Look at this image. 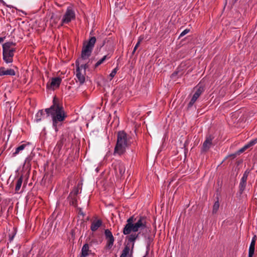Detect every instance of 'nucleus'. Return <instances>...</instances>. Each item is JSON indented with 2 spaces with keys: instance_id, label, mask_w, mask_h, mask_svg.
I'll use <instances>...</instances> for the list:
<instances>
[{
  "instance_id": "21",
  "label": "nucleus",
  "mask_w": 257,
  "mask_h": 257,
  "mask_svg": "<svg viewBox=\"0 0 257 257\" xmlns=\"http://www.w3.org/2000/svg\"><path fill=\"white\" fill-rule=\"evenodd\" d=\"M139 233H136V232H134L131 234L130 235L127 236L128 240L130 242H135V240L138 238Z\"/></svg>"
},
{
  "instance_id": "2",
  "label": "nucleus",
  "mask_w": 257,
  "mask_h": 257,
  "mask_svg": "<svg viewBox=\"0 0 257 257\" xmlns=\"http://www.w3.org/2000/svg\"><path fill=\"white\" fill-rule=\"evenodd\" d=\"M126 222L123 229L124 235H128L132 231L137 232L139 230L147 228L146 217L145 216H139L137 220L134 216H132L127 219Z\"/></svg>"
},
{
  "instance_id": "31",
  "label": "nucleus",
  "mask_w": 257,
  "mask_h": 257,
  "mask_svg": "<svg viewBox=\"0 0 257 257\" xmlns=\"http://www.w3.org/2000/svg\"><path fill=\"white\" fill-rule=\"evenodd\" d=\"M256 143H257V138H256V139H255L254 140H252L250 141L248 143V144H249V146L250 147L253 146V145H254Z\"/></svg>"
},
{
  "instance_id": "20",
  "label": "nucleus",
  "mask_w": 257,
  "mask_h": 257,
  "mask_svg": "<svg viewBox=\"0 0 257 257\" xmlns=\"http://www.w3.org/2000/svg\"><path fill=\"white\" fill-rule=\"evenodd\" d=\"M45 115V112L43 110H39L36 114L35 120L37 122L41 121Z\"/></svg>"
},
{
  "instance_id": "36",
  "label": "nucleus",
  "mask_w": 257,
  "mask_h": 257,
  "mask_svg": "<svg viewBox=\"0 0 257 257\" xmlns=\"http://www.w3.org/2000/svg\"><path fill=\"white\" fill-rule=\"evenodd\" d=\"M71 204L74 206L76 205V200L75 199H73L72 201L71 202Z\"/></svg>"
},
{
  "instance_id": "18",
  "label": "nucleus",
  "mask_w": 257,
  "mask_h": 257,
  "mask_svg": "<svg viewBox=\"0 0 257 257\" xmlns=\"http://www.w3.org/2000/svg\"><path fill=\"white\" fill-rule=\"evenodd\" d=\"M23 180V177L21 175L20 177H19L16 181V184L15 187V192L16 193H19V191L21 187L22 184Z\"/></svg>"
},
{
  "instance_id": "14",
  "label": "nucleus",
  "mask_w": 257,
  "mask_h": 257,
  "mask_svg": "<svg viewBox=\"0 0 257 257\" xmlns=\"http://www.w3.org/2000/svg\"><path fill=\"white\" fill-rule=\"evenodd\" d=\"M102 224L101 219L94 220L91 223L90 229L92 231H95L102 225Z\"/></svg>"
},
{
  "instance_id": "33",
  "label": "nucleus",
  "mask_w": 257,
  "mask_h": 257,
  "mask_svg": "<svg viewBox=\"0 0 257 257\" xmlns=\"http://www.w3.org/2000/svg\"><path fill=\"white\" fill-rule=\"evenodd\" d=\"M190 31V30L189 29H186L185 30H184L180 35L179 36V38L184 36V35H185L186 34H187V33H188V32Z\"/></svg>"
},
{
  "instance_id": "10",
  "label": "nucleus",
  "mask_w": 257,
  "mask_h": 257,
  "mask_svg": "<svg viewBox=\"0 0 257 257\" xmlns=\"http://www.w3.org/2000/svg\"><path fill=\"white\" fill-rule=\"evenodd\" d=\"M62 79L60 77H53L51 79V82H48L47 88L54 89L55 88H58L60 85Z\"/></svg>"
},
{
  "instance_id": "23",
  "label": "nucleus",
  "mask_w": 257,
  "mask_h": 257,
  "mask_svg": "<svg viewBox=\"0 0 257 257\" xmlns=\"http://www.w3.org/2000/svg\"><path fill=\"white\" fill-rule=\"evenodd\" d=\"M145 237L147 239V250L149 251L150 245H151V243L153 242V239L150 235H148V236L145 235Z\"/></svg>"
},
{
  "instance_id": "35",
  "label": "nucleus",
  "mask_w": 257,
  "mask_h": 257,
  "mask_svg": "<svg viewBox=\"0 0 257 257\" xmlns=\"http://www.w3.org/2000/svg\"><path fill=\"white\" fill-rule=\"evenodd\" d=\"M193 105V97L190 99V101L188 104V108H191Z\"/></svg>"
},
{
  "instance_id": "5",
  "label": "nucleus",
  "mask_w": 257,
  "mask_h": 257,
  "mask_svg": "<svg viewBox=\"0 0 257 257\" xmlns=\"http://www.w3.org/2000/svg\"><path fill=\"white\" fill-rule=\"evenodd\" d=\"M15 43L6 42L3 45V59L7 64L12 63L16 48Z\"/></svg>"
},
{
  "instance_id": "28",
  "label": "nucleus",
  "mask_w": 257,
  "mask_h": 257,
  "mask_svg": "<svg viewBox=\"0 0 257 257\" xmlns=\"http://www.w3.org/2000/svg\"><path fill=\"white\" fill-rule=\"evenodd\" d=\"M142 41V39H139L138 40V41L137 42V43L136 44V46H135L134 48V50L132 52V54L134 55L136 52V51L137 50V48L139 47V46H140V44H141V42Z\"/></svg>"
},
{
  "instance_id": "11",
  "label": "nucleus",
  "mask_w": 257,
  "mask_h": 257,
  "mask_svg": "<svg viewBox=\"0 0 257 257\" xmlns=\"http://www.w3.org/2000/svg\"><path fill=\"white\" fill-rule=\"evenodd\" d=\"M194 90H195V92L194 94V102L204 91V86L202 83H199L195 88Z\"/></svg>"
},
{
  "instance_id": "8",
  "label": "nucleus",
  "mask_w": 257,
  "mask_h": 257,
  "mask_svg": "<svg viewBox=\"0 0 257 257\" xmlns=\"http://www.w3.org/2000/svg\"><path fill=\"white\" fill-rule=\"evenodd\" d=\"M114 169L116 175L121 178L125 172V167L122 163L118 162L114 164Z\"/></svg>"
},
{
  "instance_id": "15",
  "label": "nucleus",
  "mask_w": 257,
  "mask_h": 257,
  "mask_svg": "<svg viewBox=\"0 0 257 257\" xmlns=\"http://www.w3.org/2000/svg\"><path fill=\"white\" fill-rule=\"evenodd\" d=\"M212 139L213 137L211 136H209L206 138V139L204 141L203 145V148L204 151H206L210 148L212 145Z\"/></svg>"
},
{
  "instance_id": "30",
  "label": "nucleus",
  "mask_w": 257,
  "mask_h": 257,
  "mask_svg": "<svg viewBox=\"0 0 257 257\" xmlns=\"http://www.w3.org/2000/svg\"><path fill=\"white\" fill-rule=\"evenodd\" d=\"M256 143H257V138H256V139H255L254 140H252L250 141L248 143V144H249V146L250 147L253 146V145H254Z\"/></svg>"
},
{
  "instance_id": "38",
  "label": "nucleus",
  "mask_w": 257,
  "mask_h": 257,
  "mask_svg": "<svg viewBox=\"0 0 257 257\" xmlns=\"http://www.w3.org/2000/svg\"><path fill=\"white\" fill-rule=\"evenodd\" d=\"M148 254H149V251L147 250L146 254L143 257H147V256L148 255Z\"/></svg>"
},
{
  "instance_id": "27",
  "label": "nucleus",
  "mask_w": 257,
  "mask_h": 257,
  "mask_svg": "<svg viewBox=\"0 0 257 257\" xmlns=\"http://www.w3.org/2000/svg\"><path fill=\"white\" fill-rule=\"evenodd\" d=\"M118 67H116L114 69L112 70L110 74H109V77H110V80H111L113 77L115 75L116 73H117V71H118Z\"/></svg>"
},
{
  "instance_id": "24",
  "label": "nucleus",
  "mask_w": 257,
  "mask_h": 257,
  "mask_svg": "<svg viewBox=\"0 0 257 257\" xmlns=\"http://www.w3.org/2000/svg\"><path fill=\"white\" fill-rule=\"evenodd\" d=\"M219 207V203L218 200L216 201L213 206V210H212V213L213 214L216 213L217 211H218Z\"/></svg>"
},
{
  "instance_id": "3",
  "label": "nucleus",
  "mask_w": 257,
  "mask_h": 257,
  "mask_svg": "<svg viewBox=\"0 0 257 257\" xmlns=\"http://www.w3.org/2000/svg\"><path fill=\"white\" fill-rule=\"evenodd\" d=\"M96 41V39L95 37H91L88 41L84 43L81 58L78 60H81V61H79L80 68H81V69L85 70V71L87 69H89L92 60L89 59L87 63H84L82 61L87 59L91 55Z\"/></svg>"
},
{
  "instance_id": "1",
  "label": "nucleus",
  "mask_w": 257,
  "mask_h": 257,
  "mask_svg": "<svg viewBox=\"0 0 257 257\" xmlns=\"http://www.w3.org/2000/svg\"><path fill=\"white\" fill-rule=\"evenodd\" d=\"M53 102V104L50 108L45 109V111L47 117H49L50 115L52 116L53 126L55 131L57 132L58 123L65 119L66 115L63 107L56 101L55 97L54 98Z\"/></svg>"
},
{
  "instance_id": "9",
  "label": "nucleus",
  "mask_w": 257,
  "mask_h": 257,
  "mask_svg": "<svg viewBox=\"0 0 257 257\" xmlns=\"http://www.w3.org/2000/svg\"><path fill=\"white\" fill-rule=\"evenodd\" d=\"M104 234L107 240L106 246L110 248L113 244L114 241V237L111 232L108 229L105 230Z\"/></svg>"
},
{
  "instance_id": "7",
  "label": "nucleus",
  "mask_w": 257,
  "mask_h": 257,
  "mask_svg": "<svg viewBox=\"0 0 257 257\" xmlns=\"http://www.w3.org/2000/svg\"><path fill=\"white\" fill-rule=\"evenodd\" d=\"M75 18L74 11L70 7L67 9V10L62 20V25L63 24H68Z\"/></svg>"
},
{
  "instance_id": "37",
  "label": "nucleus",
  "mask_w": 257,
  "mask_h": 257,
  "mask_svg": "<svg viewBox=\"0 0 257 257\" xmlns=\"http://www.w3.org/2000/svg\"><path fill=\"white\" fill-rule=\"evenodd\" d=\"M5 37H0V43L4 42Z\"/></svg>"
},
{
  "instance_id": "25",
  "label": "nucleus",
  "mask_w": 257,
  "mask_h": 257,
  "mask_svg": "<svg viewBox=\"0 0 257 257\" xmlns=\"http://www.w3.org/2000/svg\"><path fill=\"white\" fill-rule=\"evenodd\" d=\"M246 183H245L240 182L239 185V192L240 194H241L243 193V191L244 190L246 186Z\"/></svg>"
},
{
  "instance_id": "12",
  "label": "nucleus",
  "mask_w": 257,
  "mask_h": 257,
  "mask_svg": "<svg viewBox=\"0 0 257 257\" xmlns=\"http://www.w3.org/2000/svg\"><path fill=\"white\" fill-rule=\"evenodd\" d=\"M16 72L15 70L11 68H6L4 67H0V76L4 75L15 76Z\"/></svg>"
},
{
  "instance_id": "39",
  "label": "nucleus",
  "mask_w": 257,
  "mask_h": 257,
  "mask_svg": "<svg viewBox=\"0 0 257 257\" xmlns=\"http://www.w3.org/2000/svg\"><path fill=\"white\" fill-rule=\"evenodd\" d=\"M0 2H1L2 3H3L4 5H5V4H6L5 2L3 0H0Z\"/></svg>"
},
{
  "instance_id": "19",
  "label": "nucleus",
  "mask_w": 257,
  "mask_h": 257,
  "mask_svg": "<svg viewBox=\"0 0 257 257\" xmlns=\"http://www.w3.org/2000/svg\"><path fill=\"white\" fill-rule=\"evenodd\" d=\"M110 57L108 55L104 56L101 59H100L95 64V65H94V69H96L100 65L103 63L106 60L109 59Z\"/></svg>"
},
{
  "instance_id": "22",
  "label": "nucleus",
  "mask_w": 257,
  "mask_h": 257,
  "mask_svg": "<svg viewBox=\"0 0 257 257\" xmlns=\"http://www.w3.org/2000/svg\"><path fill=\"white\" fill-rule=\"evenodd\" d=\"M130 250V247L128 246H125L124 249H123L122 253L120 256V257H128L127 255L128 254L129 251Z\"/></svg>"
},
{
  "instance_id": "32",
  "label": "nucleus",
  "mask_w": 257,
  "mask_h": 257,
  "mask_svg": "<svg viewBox=\"0 0 257 257\" xmlns=\"http://www.w3.org/2000/svg\"><path fill=\"white\" fill-rule=\"evenodd\" d=\"M256 143H257V138H256V139H255L254 140H252L250 141L248 143V144H249V146L250 147L253 146V145H254Z\"/></svg>"
},
{
  "instance_id": "6",
  "label": "nucleus",
  "mask_w": 257,
  "mask_h": 257,
  "mask_svg": "<svg viewBox=\"0 0 257 257\" xmlns=\"http://www.w3.org/2000/svg\"><path fill=\"white\" fill-rule=\"evenodd\" d=\"M81 60H77L76 61V76L77 79V81L80 82V84H82L85 80V75L86 74V71L85 70L81 69L79 67V61Z\"/></svg>"
},
{
  "instance_id": "26",
  "label": "nucleus",
  "mask_w": 257,
  "mask_h": 257,
  "mask_svg": "<svg viewBox=\"0 0 257 257\" xmlns=\"http://www.w3.org/2000/svg\"><path fill=\"white\" fill-rule=\"evenodd\" d=\"M248 174V172L247 171H246L243 174V176L241 179V180H240L241 182L246 183Z\"/></svg>"
},
{
  "instance_id": "13",
  "label": "nucleus",
  "mask_w": 257,
  "mask_h": 257,
  "mask_svg": "<svg viewBox=\"0 0 257 257\" xmlns=\"http://www.w3.org/2000/svg\"><path fill=\"white\" fill-rule=\"evenodd\" d=\"M29 144V143H27L22 144L19 145L18 147L16 148L15 151L12 153V156L13 157H16L17 155L21 153L22 151L24 150L25 149L28 147Z\"/></svg>"
},
{
  "instance_id": "17",
  "label": "nucleus",
  "mask_w": 257,
  "mask_h": 257,
  "mask_svg": "<svg viewBox=\"0 0 257 257\" xmlns=\"http://www.w3.org/2000/svg\"><path fill=\"white\" fill-rule=\"evenodd\" d=\"M91 251L89 249V245L85 243L83 245L81 249V253L80 257H87Z\"/></svg>"
},
{
  "instance_id": "34",
  "label": "nucleus",
  "mask_w": 257,
  "mask_h": 257,
  "mask_svg": "<svg viewBox=\"0 0 257 257\" xmlns=\"http://www.w3.org/2000/svg\"><path fill=\"white\" fill-rule=\"evenodd\" d=\"M180 72L179 71H176V72H175L173 73H172L171 75V76L172 79H175L176 78V76L178 75V74Z\"/></svg>"
},
{
  "instance_id": "29",
  "label": "nucleus",
  "mask_w": 257,
  "mask_h": 257,
  "mask_svg": "<svg viewBox=\"0 0 257 257\" xmlns=\"http://www.w3.org/2000/svg\"><path fill=\"white\" fill-rule=\"evenodd\" d=\"M250 147L249 146V144L247 143L245 145H244L242 148H241L239 150V153H243L244 151L247 150V149L249 148Z\"/></svg>"
},
{
  "instance_id": "4",
  "label": "nucleus",
  "mask_w": 257,
  "mask_h": 257,
  "mask_svg": "<svg viewBox=\"0 0 257 257\" xmlns=\"http://www.w3.org/2000/svg\"><path fill=\"white\" fill-rule=\"evenodd\" d=\"M128 146L127 135L123 131H119L117 133V142L114 148L113 154L120 156L125 152Z\"/></svg>"
},
{
  "instance_id": "16",
  "label": "nucleus",
  "mask_w": 257,
  "mask_h": 257,
  "mask_svg": "<svg viewBox=\"0 0 257 257\" xmlns=\"http://www.w3.org/2000/svg\"><path fill=\"white\" fill-rule=\"evenodd\" d=\"M256 241V236H254L251 240L248 250V257H252L254 252V246Z\"/></svg>"
}]
</instances>
